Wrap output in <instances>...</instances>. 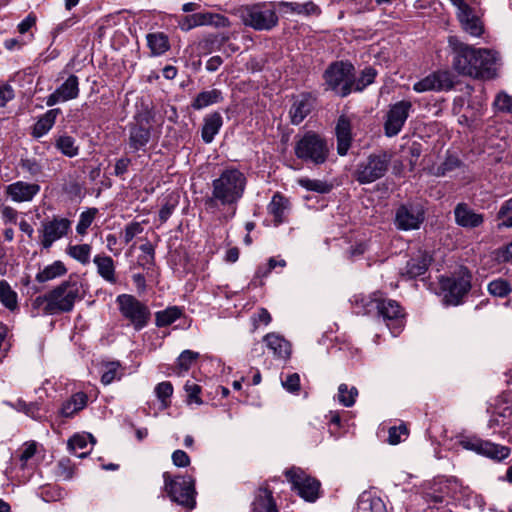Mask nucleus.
I'll return each instance as SVG.
<instances>
[{
	"instance_id": "nucleus-38",
	"label": "nucleus",
	"mask_w": 512,
	"mask_h": 512,
	"mask_svg": "<svg viewBox=\"0 0 512 512\" xmlns=\"http://www.w3.org/2000/svg\"><path fill=\"white\" fill-rule=\"evenodd\" d=\"M430 257L426 254L418 255L417 257L412 258L410 261L407 262V274L410 277H417L423 275L429 264H430Z\"/></svg>"
},
{
	"instance_id": "nucleus-8",
	"label": "nucleus",
	"mask_w": 512,
	"mask_h": 512,
	"mask_svg": "<svg viewBox=\"0 0 512 512\" xmlns=\"http://www.w3.org/2000/svg\"><path fill=\"white\" fill-rule=\"evenodd\" d=\"M470 281L471 275L469 271L463 267L451 277H442L440 279V285L445 293V302L450 305H458L461 298L470 290Z\"/></svg>"
},
{
	"instance_id": "nucleus-3",
	"label": "nucleus",
	"mask_w": 512,
	"mask_h": 512,
	"mask_svg": "<svg viewBox=\"0 0 512 512\" xmlns=\"http://www.w3.org/2000/svg\"><path fill=\"white\" fill-rule=\"evenodd\" d=\"M83 295L82 282L76 277L70 276L49 293L36 297L32 302V307L50 315L69 312L73 309L75 302L82 299Z\"/></svg>"
},
{
	"instance_id": "nucleus-34",
	"label": "nucleus",
	"mask_w": 512,
	"mask_h": 512,
	"mask_svg": "<svg viewBox=\"0 0 512 512\" xmlns=\"http://www.w3.org/2000/svg\"><path fill=\"white\" fill-rule=\"evenodd\" d=\"M287 209L288 200L280 194H275L268 205V212L273 216V221L276 226L284 222Z\"/></svg>"
},
{
	"instance_id": "nucleus-27",
	"label": "nucleus",
	"mask_w": 512,
	"mask_h": 512,
	"mask_svg": "<svg viewBox=\"0 0 512 512\" xmlns=\"http://www.w3.org/2000/svg\"><path fill=\"white\" fill-rule=\"evenodd\" d=\"M266 346L273 352L275 357L287 359L291 353L290 343L281 335L269 333L264 337Z\"/></svg>"
},
{
	"instance_id": "nucleus-7",
	"label": "nucleus",
	"mask_w": 512,
	"mask_h": 512,
	"mask_svg": "<svg viewBox=\"0 0 512 512\" xmlns=\"http://www.w3.org/2000/svg\"><path fill=\"white\" fill-rule=\"evenodd\" d=\"M236 14L244 25L259 31L270 30L275 27L278 22V17L275 11L265 9L260 4L242 6L237 9Z\"/></svg>"
},
{
	"instance_id": "nucleus-61",
	"label": "nucleus",
	"mask_w": 512,
	"mask_h": 512,
	"mask_svg": "<svg viewBox=\"0 0 512 512\" xmlns=\"http://www.w3.org/2000/svg\"><path fill=\"white\" fill-rule=\"evenodd\" d=\"M1 216L5 224H14L17 221L18 212L10 206H3L1 207Z\"/></svg>"
},
{
	"instance_id": "nucleus-29",
	"label": "nucleus",
	"mask_w": 512,
	"mask_h": 512,
	"mask_svg": "<svg viewBox=\"0 0 512 512\" xmlns=\"http://www.w3.org/2000/svg\"><path fill=\"white\" fill-rule=\"evenodd\" d=\"M88 397L83 392H77L66 400L60 409V415L66 418L74 416L87 405Z\"/></svg>"
},
{
	"instance_id": "nucleus-15",
	"label": "nucleus",
	"mask_w": 512,
	"mask_h": 512,
	"mask_svg": "<svg viewBox=\"0 0 512 512\" xmlns=\"http://www.w3.org/2000/svg\"><path fill=\"white\" fill-rule=\"evenodd\" d=\"M411 108L412 104L409 101H399L390 107L384 124L385 134L388 137H393L401 131Z\"/></svg>"
},
{
	"instance_id": "nucleus-17",
	"label": "nucleus",
	"mask_w": 512,
	"mask_h": 512,
	"mask_svg": "<svg viewBox=\"0 0 512 512\" xmlns=\"http://www.w3.org/2000/svg\"><path fill=\"white\" fill-rule=\"evenodd\" d=\"M460 444L466 450H471L480 455L499 461L507 458L510 454V449L508 447L481 439H464Z\"/></svg>"
},
{
	"instance_id": "nucleus-56",
	"label": "nucleus",
	"mask_w": 512,
	"mask_h": 512,
	"mask_svg": "<svg viewBox=\"0 0 512 512\" xmlns=\"http://www.w3.org/2000/svg\"><path fill=\"white\" fill-rule=\"evenodd\" d=\"M283 387L289 392H297L300 388V377L297 373H292L282 380Z\"/></svg>"
},
{
	"instance_id": "nucleus-20",
	"label": "nucleus",
	"mask_w": 512,
	"mask_h": 512,
	"mask_svg": "<svg viewBox=\"0 0 512 512\" xmlns=\"http://www.w3.org/2000/svg\"><path fill=\"white\" fill-rule=\"evenodd\" d=\"M151 132L148 120L144 123V119L137 121L132 125L129 131V147L132 151L142 149L150 140Z\"/></svg>"
},
{
	"instance_id": "nucleus-50",
	"label": "nucleus",
	"mask_w": 512,
	"mask_h": 512,
	"mask_svg": "<svg viewBox=\"0 0 512 512\" xmlns=\"http://www.w3.org/2000/svg\"><path fill=\"white\" fill-rule=\"evenodd\" d=\"M173 393V386L170 382L164 381L159 383L155 387V394L157 398L161 401L162 407L167 408L169 405L168 399L171 397Z\"/></svg>"
},
{
	"instance_id": "nucleus-51",
	"label": "nucleus",
	"mask_w": 512,
	"mask_h": 512,
	"mask_svg": "<svg viewBox=\"0 0 512 512\" xmlns=\"http://www.w3.org/2000/svg\"><path fill=\"white\" fill-rule=\"evenodd\" d=\"M4 404L16 409L17 411L24 412L32 418H37L38 407L35 404H27L22 399H18L15 403L4 401Z\"/></svg>"
},
{
	"instance_id": "nucleus-2",
	"label": "nucleus",
	"mask_w": 512,
	"mask_h": 512,
	"mask_svg": "<svg viewBox=\"0 0 512 512\" xmlns=\"http://www.w3.org/2000/svg\"><path fill=\"white\" fill-rule=\"evenodd\" d=\"M449 43L453 47V67L459 74L483 80L496 76L497 52L486 48L476 49L454 37H450Z\"/></svg>"
},
{
	"instance_id": "nucleus-31",
	"label": "nucleus",
	"mask_w": 512,
	"mask_h": 512,
	"mask_svg": "<svg viewBox=\"0 0 512 512\" xmlns=\"http://www.w3.org/2000/svg\"><path fill=\"white\" fill-rule=\"evenodd\" d=\"M67 273V268L60 260L54 261L52 264L45 266L35 276V280L39 283L48 282L61 277Z\"/></svg>"
},
{
	"instance_id": "nucleus-42",
	"label": "nucleus",
	"mask_w": 512,
	"mask_h": 512,
	"mask_svg": "<svg viewBox=\"0 0 512 512\" xmlns=\"http://www.w3.org/2000/svg\"><path fill=\"white\" fill-rule=\"evenodd\" d=\"M487 288L492 296L499 298L507 297L512 292L511 283L503 278L492 280Z\"/></svg>"
},
{
	"instance_id": "nucleus-54",
	"label": "nucleus",
	"mask_w": 512,
	"mask_h": 512,
	"mask_svg": "<svg viewBox=\"0 0 512 512\" xmlns=\"http://www.w3.org/2000/svg\"><path fill=\"white\" fill-rule=\"evenodd\" d=\"M494 104L498 110L512 114V97L508 94L500 93L496 97Z\"/></svg>"
},
{
	"instance_id": "nucleus-18",
	"label": "nucleus",
	"mask_w": 512,
	"mask_h": 512,
	"mask_svg": "<svg viewBox=\"0 0 512 512\" xmlns=\"http://www.w3.org/2000/svg\"><path fill=\"white\" fill-rule=\"evenodd\" d=\"M79 95V80L75 75L69 77L46 99V105L52 107L57 103L77 98Z\"/></svg>"
},
{
	"instance_id": "nucleus-57",
	"label": "nucleus",
	"mask_w": 512,
	"mask_h": 512,
	"mask_svg": "<svg viewBox=\"0 0 512 512\" xmlns=\"http://www.w3.org/2000/svg\"><path fill=\"white\" fill-rule=\"evenodd\" d=\"M407 435V428L404 425L399 427H391L389 429L388 441L392 445H396L401 442V436Z\"/></svg>"
},
{
	"instance_id": "nucleus-53",
	"label": "nucleus",
	"mask_w": 512,
	"mask_h": 512,
	"mask_svg": "<svg viewBox=\"0 0 512 512\" xmlns=\"http://www.w3.org/2000/svg\"><path fill=\"white\" fill-rule=\"evenodd\" d=\"M120 364L118 362H110L104 366V371L101 376V382L105 385L112 383L118 375Z\"/></svg>"
},
{
	"instance_id": "nucleus-22",
	"label": "nucleus",
	"mask_w": 512,
	"mask_h": 512,
	"mask_svg": "<svg viewBox=\"0 0 512 512\" xmlns=\"http://www.w3.org/2000/svg\"><path fill=\"white\" fill-rule=\"evenodd\" d=\"M355 512H388L384 501L372 491H364L358 498Z\"/></svg>"
},
{
	"instance_id": "nucleus-48",
	"label": "nucleus",
	"mask_w": 512,
	"mask_h": 512,
	"mask_svg": "<svg viewBox=\"0 0 512 512\" xmlns=\"http://www.w3.org/2000/svg\"><path fill=\"white\" fill-rule=\"evenodd\" d=\"M199 357V353L191 351V350H184L177 360V366L180 372L178 373L180 375L181 372H186L190 369L192 363Z\"/></svg>"
},
{
	"instance_id": "nucleus-59",
	"label": "nucleus",
	"mask_w": 512,
	"mask_h": 512,
	"mask_svg": "<svg viewBox=\"0 0 512 512\" xmlns=\"http://www.w3.org/2000/svg\"><path fill=\"white\" fill-rule=\"evenodd\" d=\"M178 26L182 31H189L195 27H199L196 15L192 14L182 17L178 22Z\"/></svg>"
},
{
	"instance_id": "nucleus-9",
	"label": "nucleus",
	"mask_w": 512,
	"mask_h": 512,
	"mask_svg": "<svg viewBox=\"0 0 512 512\" xmlns=\"http://www.w3.org/2000/svg\"><path fill=\"white\" fill-rule=\"evenodd\" d=\"M391 155L385 151L370 155L360 163L356 171V179L361 184L372 183L385 175Z\"/></svg>"
},
{
	"instance_id": "nucleus-6",
	"label": "nucleus",
	"mask_w": 512,
	"mask_h": 512,
	"mask_svg": "<svg viewBox=\"0 0 512 512\" xmlns=\"http://www.w3.org/2000/svg\"><path fill=\"white\" fill-rule=\"evenodd\" d=\"M165 489L171 500L179 505L193 509L195 506V481L191 476H179L172 478L169 473H164Z\"/></svg>"
},
{
	"instance_id": "nucleus-23",
	"label": "nucleus",
	"mask_w": 512,
	"mask_h": 512,
	"mask_svg": "<svg viewBox=\"0 0 512 512\" xmlns=\"http://www.w3.org/2000/svg\"><path fill=\"white\" fill-rule=\"evenodd\" d=\"M337 136V150L340 155H345L351 144V121L345 116L341 115L336 125Z\"/></svg>"
},
{
	"instance_id": "nucleus-12",
	"label": "nucleus",
	"mask_w": 512,
	"mask_h": 512,
	"mask_svg": "<svg viewBox=\"0 0 512 512\" xmlns=\"http://www.w3.org/2000/svg\"><path fill=\"white\" fill-rule=\"evenodd\" d=\"M424 220L425 210L423 205L408 202L396 209L394 223L397 229L410 231L419 229Z\"/></svg>"
},
{
	"instance_id": "nucleus-58",
	"label": "nucleus",
	"mask_w": 512,
	"mask_h": 512,
	"mask_svg": "<svg viewBox=\"0 0 512 512\" xmlns=\"http://www.w3.org/2000/svg\"><path fill=\"white\" fill-rule=\"evenodd\" d=\"M172 462L177 467H187L190 464V457L183 450H175L172 453Z\"/></svg>"
},
{
	"instance_id": "nucleus-44",
	"label": "nucleus",
	"mask_w": 512,
	"mask_h": 512,
	"mask_svg": "<svg viewBox=\"0 0 512 512\" xmlns=\"http://www.w3.org/2000/svg\"><path fill=\"white\" fill-rule=\"evenodd\" d=\"M358 390L355 387H348L347 384H340L338 387L337 400L345 407L354 405Z\"/></svg>"
},
{
	"instance_id": "nucleus-64",
	"label": "nucleus",
	"mask_w": 512,
	"mask_h": 512,
	"mask_svg": "<svg viewBox=\"0 0 512 512\" xmlns=\"http://www.w3.org/2000/svg\"><path fill=\"white\" fill-rule=\"evenodd\" d=\"M130 165V159L128 158H120L117 160L114 168L115 175L121 176L127 172L128 167Z\"/></svg>"
},
{
	"instance_id": "nucleus-24",
	"label": "nucleus",
	"mask_w": 512,
	"mask_h": 512,
	"mask_svg": "<svg viewBox=\"0 0 512 512\" xmlns=\"http://www.w3.org/2000/svg\"><path fill=\"white\" fill-rule=\"evenodd\" d=\"M311 109L312 101L308 96L300 95L296 97L289 111L291 123L294 125L300 124L311 112Z\"/></svg>"
},
{
	"instance_id": "nucleus-11",
	"label": "nucleus",
	"mask_w": 512,
	"mask_h": 512,
	"mask_svg": "<svg viewBox=\"0 0 512 512\" xmlns=\"http://www.w3.org/2000/svg\"><path fill=\"white\" fill-rule=\"evenodd\" d=\"M287 480L292 484V488L297 491L299 496L305 501L314 502L319 496L320 483L316 479L307 475L299 468H292L285 471Z\"/></svg>"
},
{
	"instance_id": "nucleus-5",
	"label": "nucleus",
	"mask_w": 512,
	"mask_h": 512,
	"mask_svg": "<svg viewBox=\"0 0 512 512\" xmlns=\"http://www.w3.org/2000/svg\"><path fill=\"white\" fill-rule=\"evenodd\" d=\"M294 151L297 158L315 165L326 162L329 155L326 140L311 131L305 133L296 141Z\"/></svg>"
},
{
	"instance_id": "nucleus-1",
	"label": "nucleus",
	"mask_w": 512,
	"mask_h": 512,
	"mask_svg": "<svg viewBox=\"0 0 512 512\" xmlns=\"http://www.w3.org/2000/svg\"><path fill=\"white\" fill-rule=\"evenodd\" d=\"M247 185L245 174L237 168H226L212 181L211 195L205 200L206 208L215 213L226 208L220 220L229 221L236 214L238 202L242 199Z\"/></svg>"
},
{
	"instance_id": "nucleus-30",
	"label": "nucleus",
	"mask_w": 512,
	"mask_h": 512,
	"mask_svg": "<svg viewBox=\"0 0 512 512\" xmlns=\"http://www.w3.org/2000/svg\"><path fill=\"white\" fill-rule=\"evenodd\" d=\"M458 19L463 29L472 36H480L483 32V26L478 17L473 14L470 8L465 12H457Z\"/></svg>"
},
{
	"instance_id": "nucleus-46",
	"label": "nucleus",
	"mask_w": 512,
	"mask_h": 512,
	"mask_svg": "<svg viewBox=\"0 0 512 512\" xmlns=\"http://www.w3.org/2000/svg\"><path fill=\"white\" fill-rule=\"evenodd\" d=\"M0 301L10 310H14L17 307V294L5 281L0 282Z\"/></svg>"
},
{
	"instance_id": "nucleus-13",
	"label": "nucleus",
	"mask_w": 512,
	"mask_h": 512,
	"mask_svg": "<svg viewBox=\"0 0 512 512\" xmlns=\"http://www.w3.org/2000/svg\"><path fill=\"white\" fill-rule=\"evenodd\" d=\"M71 224L69 219L58 216L43 221L39 229L42 247L48 249L53 243L65 237L71 230Z\"/></svg>"
},
{
	"instance_id": "nucleus-10",
	"label": "nucleus",
	"mask_w": 512,
	"mask_h": 512,
	"mask_svg": "<svg viewBox=\"0 0 512 512\" xmlns=\"http://www.w3.org/2000/svg\"><path fill=\"white\" fill-rule=\"evenodd\" d=\"M121 314L128 319L136 330L144 328L150 318V311L132 295L122 294L117 297Z\"/></svg>"
},
{
	"instance_id": "nucleus-55",
	"label": "nucleus",
	"mask_w": 512,
	"mask_h": 512,
	"mask_svg": "<svg viewBox=\"0 0 512 512\" xmlns=\"http://www.w3.org/2000/svg\"><path fill=\"white\" fill-rule=\"evenodd\" d=\"M143 227L139 222H132L125 227L123 238L125 243H129L136 235L142 233Z\"/></svg>"
},
{
	"instance_id": "nucleus-40",
	"label": "nucleus",
	"mask_w": 512,
	"mask_h": 512,
	"mask_svg": "<svg viewBox=\"0 0 512 512\" xmlns=\"http://www.w3.org/2000/svg\"><path fill=\"white\" fill-rule=\"evenodd\" d=\"M198 26L227 27L229 21L226 17L216 13H195Z\"/></svg>"
},
{
	"instance_id": "nucleus-21",
	"label": "nucleus",
	"mask_w": 512,
	"mask_h": 512,
	"mask_svg": "<svg viewBox=\"0 0 512 512\" xmlns=\"http://www.w3.org/2000/svg\"><path fill=\"white\" fill-rule=\"evenodd\" d=\"M454 215L456 223L465 228L478 227L483 222V216L475 213L464 203H459L455 207Z\"/></svg>"
},
{
	"instance_id": "nucleus-25",
	"label": "nucleus",
	"mask_w": 512,
	"mask_h": 512,
	"mask_svg": "<svg viewBox=\"0 0 512 512\" xmlns=\"http://www.w3.org/2000/svg\"><path fill=\"white\" fill-rule=\"evenodd\" d=\"M60 112L59 108H54L40 116L32 127L31 135L37 139L45 136L53 128Z\"/></svg>"
},
{
	"instance_id": "nucleus-35",
	"label": "nucleus",
	"mask_w": 512,
	"mask_h": 512,
	"mask_svg": "<svg viewBox=\"0 0 512 512\" xmlns=\"http://www.w3.org/2000/svg\"><path fill=\"white\" fill-rule=\"evenodd\" d=\"M146 38L153 56H160L170 48L168 37L162 32L150 33Z\"/></svg>"
},
{
	"instance_id": "nucleus-43",
	"label": "nucleus",
	"mask_w": 512,
	"mask_h": 512,
	"mask_svg": "<svg viewBox=\"0 0 512 512\" xmlns=\"http://www.w3.org/2000/svg\"><path fill=\"white\" fill-rule=\"evenodd\" d=\"M297 183L308 191H313L321 194L328 193L332 189V185L318 179L299 178L297 180Z\"/></svg>"
},
{
	"instance_id": "nucleus-52",
	"label": "nucleus",
	"mask_w": 512,
	"mask_h": 512,
	"mask_svg": "<svg viewBox=\"0 0 512 512\" xmlns=\"http://www.w3.org/2000/svg\"><path fill=\"white\" fill-rule=\"evenodd\" d=\"M184 389L187 393V403L189 405L195 403L197 405L202 404V400L199 397V394L201 392V387L193 382L187 381V383L184 386Z\"/></svg>"
},
{
	"instance_id": "nucleus-39",
	"label": "nucleus",
	"mask_w": 512,
	"mask_h": 512,
	"mask_svg": "<svg viewBox=\"0 0 512 512\" xmlns=\"http://www.w3.org/2000/svg\"><path fill=\"white\" fill-rule=\"evenodd\" d=\"M91 251L92 247L89 244L69 245L66 248L67 255L82 265H86L90 262Z\"/></svg>"
},
{
	"instance_id": "nucleus-4",
	"label": "nucleus",
	"mask_w": 512,
	"mask_h": 512,
	"mask_svg": "<svg viewBox=\"0 0 512 512\" xmlns=\"http://www.w3.org/2000/svg\"><path fill=\"white\" fill-rule=\"evenodd\" d=\"M354 71V66L349 62L331 63L323 74L326 89L341 97L349 95L354 87Z\"/></svg>"
},
{
	"instance_id": "nucleus-45",
	"label": "nucleus",
	"mask_w": 512,
	"mask_h": 512,
	"mask_svg": "<svg viewBox=\"0 0 512 512\" xmlns=\"http://www.w3.org/2000/svg\"><path fill=\"white\" fill-rule=\"evenodd\" d=\"M376 75H377V71L374 68H372V67L364 68L357 78L354 77L353 90L354 91L364 90L368 85H370L374 82Z\"/></svg>"
},
{
	"instance_id": "nucleus-28",
	"label": "nucleus",
	"mask_w": 512,
	"mask_h": 512,
	"mask_svg": "<svg viewBox=\"0 0 512 512\" xmlns=\"http://www.w3.org/2000/svg\"><path fill=\"white\" fill-rule=\"evenodd\" d=\"M95 442V438L89 433L76 434L69 439L68 447L75 453L77 457L83 458L87 456L91 450V448L89 450L85 449L88 448L89 444L92 447Z\"/></svg>"
},
{
	"instance_id": "nucleus-19",
	"label": "nucleus",
	"mask_w": 512,
	"mask_h": 512,
	"mask_svg": "<svg viewBox=\"0 0 512 512\" xmlns=\"http://www.w3.org/2000/svg\"><path fill=\"white\" fill-rule=\"evenodd\" d=\"M40 192V185L24 181H16L6 186L5 193L17 203L30 202Z\"/></svg>"
},
{
	"instance_id": "nucleus-49",
	"label": "nucleus",
	"mask_w": 512,
	"mask_h": 512,
	"mask_svg": "<svg viewBox=\"0 0 512 512\" xmlns=\"http://www.w3.org/2000/svg\"><path fill=\"white\" fill-rule=\"evenodd\" d=\"M37 451V443L34 441L26 442L20 449L19 460L21 462V468L24 469L28 467L29 461L36 454Z\"/></svg>"
},
{
	"instance_id": "nucleus-32",
	"label": "nucleus",
	"mask_w": 512,
	"mask_h": 512,
	"mask_svg": "<svg viewBox=\"0 0 512 512\" xmlns=\"http://www.w3.org/2000/svg\"><path fill=\"white\" fill-rule=\"evenodd\" d=\"M54 145L60 153L69 158H73L79 153V147L76 144L75 138L67 133L56 135Z\"/></svg>"
},
{
	"instance_id": "nucleus-26",
	"label": "nucleus",
	"mask_w": 512,
	"mask_h": 512,
	"mask_svg": "<svg viewBox=\"0 0 512 512\" xmlns=\"http://www.w3.org/2000/svg\"><path fill=\"white\" fill-rule=\"evenodd\" d=\"M93 263L97 268V273L103 280L109 284L117 282L114 261L110 256L98 254L94 257Z\"/></svg>"
},
{
	"instance_id": "nucleus-41",
	"label": "nucleus",
	"mask_w": 512,
	"mask_h": 512,
	"mask_svg": "<svg viewBox=\"0 0 512 512\" xmlns=\"http://www.w3.org/2000/svg\"><path fill=\"white\" fill-rule=\"evenodd\" d=\"M181 316V311L178 307H169L163 311H158L155 314V321L158 327H164L172 324Z\"/></svg>"
},
{
	"instance_id": "nucleus-62",
	"label": "nucleus",
	"mask_w": 512,
	"mask_h": 512,
	"mask_svg": "<svg viewBox=\"0 0 512 512\" xmlns=\"http://www.w3.org/2000/svg\"><path fill=\"white\" fill-rule=\"evenodd\" d=\"M511 409L506 407L498 416H492L489 421L490 426H506L508 422L506 419L511 415Z\"/></svg>"
},
{
	"instance_id": "nucleus-16",
	"label": "nucleus",
	"mask_w": 512,
	"mask_h": 512,
	"mask_svg": "<svg viewBox=\"0 0 512 512\" xmlns=\"http://www.w3.org/2000/svg\"><path fill=\"white\" fill-rule=\"evenodd\" d=\"M453 77L449 71L438 70L430 73L423 79L413 85V90L417 93L428 91H443L453 87Z\"/></svg>"
},
{
	"instance_id": "nucleus-37",
	"label": "nucleus",
	"mask_w": 512,
	"mask_h": 512,
	"mask_svg": "<svg viewBox=\"0 0 512 512\" xmlns=\"http://www.w3.org/2000/svg\"><path fill=\"white\" fill-rule=\"evenodd\" d=\"M222 100L221 92L217 89L203 91L199 93L192 103V107L200 110L209 105L218 103Z\"/></svg>"
},
{
	"instance_id": "nucleus-36",
	"label": "nucleus",
	"mask_w": 512,
	"mask_h": 512,
	"mask_svg": "<svg viewBox=\"0 0 512 512\" xmlns=\"http://www.w3.org/2000/svg\"><path fill=\"white\" fill-rule=\"evenodd\" d=\"M252 512H278L272 494L266 488L259 490L253 502Z\"/></svg>"
},
{
	"instance_id": "nucleus-60",
	"label": "nucleus",
	"mask_w": 512,
	"mask_h": 512,
	"mask_svg": "<svg viewBox=\"0 0 512 512\" xmlns=\"http://www.w3.org/2000/svg\"><path fill=\"white\" fill-rule=\"evenodd\" d=\"M14 98V90L8 84L0 85V107H4L7 102Z\"/></svg>"
},
{
	"instance_id": "nucleus-33",
	"label": "nucleus",
	"mask_w": 512,
	"mask_h": 512,
	"mask_svg": "<svg viewBox=\"0 0 512 512\" xmlns=\"http://www.w3.org/2000/svg\"><path fill=\"white\" fill-rule=\"evenodd\" d=\"M223 124L222 116L219 113H213L204 120L202 128V139L205 143L213 141L215 135L219 132Z\"/></svg>"
},
{
	"instance_id": "nucleus-47",
	"label": "nucleus",
	"mask_w": 512,
	"mask_h": 512,
	"mask_svg": "<svg viewBox=\"0 0 512 512\" xmlns=\"http://www.w3.org/2000/svg\"><path fill=\"white\" fill-rule=\"evenodd\" d=\"M97 213H98V210L96 208H90L80 214L79 221L76 226V231L78 234H80V235L86 234L87 229L92 224Z\"/></svg>"
},
{
	"instance_id": "nucleus-14",
	"label": "nucleus",
	"mask_w": 512,
	"mask_h": 512,
	"mask_svg": "<svg viewBox=\"0 0 512 512\" xmlns=\"http://www.w3.org/2000/svg\"><path fill=\"white\" fill-rule=\"evenodd\" d=\"M376 307L383 317L386 326L393 336H397L404 328V314L399 304L391 299L376 300Z\"/></svg>"
},
{
	"instance_id": "nucleus-63",
	"label": "nucleus",
	"mask_w": 512,
	"mask_h": 512,
	"mask_svg": "<svg viewBox=\"0 0 512 512\" xmlns=\"http://www.w3.org/2000/svg\"><path fill=\"white\" fill-rule=\"evenodd\" d=\"M510 216H512V197L502 204L498 212V217L502 219V221L508 219Z\"/></svg>"
}]
</instances>
